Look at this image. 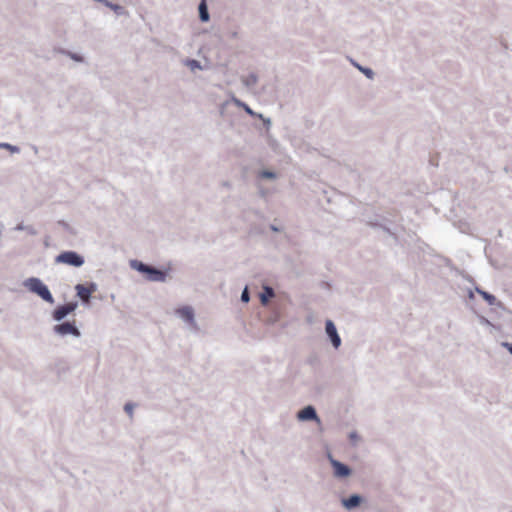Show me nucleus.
Wrapping results in <instances>:
<instances>
[{"label": "nucleus", "mask_w": 512, "mask_h": 512, "mask_svg": "<svg viewBox=\"0 0 512 512\" xmlns=\"http://www.w3.org/2000/svg\"><path fill=\"white\" fill-rule=\"evenodd\" d=\"M130 267L144 274L146 279L151 282H165L168 276L167 270H161L136 259L130 261Z\"/></svg>", "instance_id": "nucleus-1"}, {"label": "nucleus", "mask_w": 512, "mask_h": 512, "mask_svg": "<svg viewBox=\"0 0 512 512\" xmlns=\"http://www.w3.org/2000/svg\"><path fill=\"white\" fill-rule=\"evenodd\" d=\"M23 285L30 292L38 295L45 302L50 304L54 303V297L52 293L50 292L48 286L44 284L41 279L37 277H30L23 282Z\"/></svg>", "instance_id": "nucleus-2"}, {"label": "nucleus", "mask_w": 512, "mask_h": 512, "mask_svg": "<svg viewBox=\"0 0 512 512\" xmlns=\"http://www.w3.org/2000/svg\"><path fill=\"white\" fill-rule=\"evenodd\" d=\"M55 263L66 264L68 266L79 268L84 265V257L76 251H63L55 257Z\"/></svg>", "instance_id": "nucleus-3"}, {"label": "nucleus", "mask_w": 512, "mask_h": 512, "mask_svg": "<svg viewBox=\"0 0 512 512\" xmlns=\"http://www.w3.org/2000/svg\"><path fill=\"white\" fill-rule=\"evenodd\" d=\"M53 332L61 337L71 335L75 338L81 337V331L75 321H64L53 326Z\"/></svg>", "instance_id": "nucleus-4"}, {"label": "nucleus", "mask_w": 512, "mask_h": 512, "mask_svg": "<svg viewBox=\"0 0 512 512\" xmlns=\"http://www.w3.org/2000/svg\"><path fill=\"white\" fill-rule=\"evenodd\" d=\"M176 315L189 325V329L196 333L199 331V326L195 320L194 309L191 306H183L175 311Z\"/></svg>", "instance_id": "nucleus-5"}, {"label": "nucleus", "mask_w": 512, "mask_h": 512, "mask_svg": "<svg viewBox=\"0 0 512 512\" xmlns=\"http://www.w3.org/2000/svg\"><path fill=\"white\" fill-rule=\"evenodd\" d=\"M328 460L333 468V476L335 478L344 479L352 474V469L348 465L333 458L330 453H328Z\"/></svg>", "instance_id": "nucleus-6"}, {"label": "nucleus", "mask_w": 512, "mask_h": 512, "mask_svg": "<svg viewBox=\"0 0 512 512\" xmlns=\"http://www.w3.org/2000/svg\"><path fill=\"white\" fill-rule=\"evenodd\" d=\"M296 418L301 422L314 421L317 424H321V419L317 414L316 408L312 405H307L299 410Z\"/></svg>", "instance_id": "nucleus-7"}, {"label": "nucleus", "mask_w": 512, "mask_h": 512, "mask_svg": "<svg viewBox=\"0 0 512 512\" xmlns=\"http://www.w3.org/2000/svg\"><path fill=\"white\" fill-rule=\"evenodd\" d=\"M325 333H326L329 341L331 342L332 346L335 349H338L341 346L342 341L338 334L336 325L330 319L326 320V322H325Z\"/></svg>", "instance_id": "nucleus-8"}, {"label": "nucleus", "mask_w": 512, "mask_h": 512, "mask_svg": "<svg viewBox=\"0 0 512 512\" xmlns=\"http://www.w3.org/2000/svg\"><path fill=\"white\" fill-rule=\"evenodd\" d=\"M363 501L364 498L360 494H351L349 497L342 498L341 504L346 510L352 511L359 507Z\"/></svg>", "instance_id": "nucleus-9"}, {"label": "nucleus", "mask_w": 512, "mask_h": 512, "mask_svg": "<svg viewBox=\"0 0 512 512\" xmlns=\"http://www.w3.org/2000/svg\"><path fill=\"white\" fill-rule=\"evenodd\" d=\"M234 103L238 106V107H242L243 110L253 116V117H259L260 119L263 120L264 124L269 127L271 125V120L269 118H264V116L262 114H258L256 112H254L249 105H247L245 102L239 100V99H236L234 98Z\"/></svg>", "instance_id": "nucleus-10"}, {"label": "nucleus", "mask_w": 512, "mask_h": 512, "mask_svg": "<svg viewBox=\"0 0 512 512\" xmlns=\"http://www.w3.org/2000/svg\"><path fill=\"white\" fill-rule=\"evenodd\" d=\"M75 290L77 293V296L80 298L83 305H88L91 300V295L88 289H86L85 285L83 284H77L75 286Z\"/></svg>", "instance_id": "nucleus-11"}, {"label": "nucleus", "mask_w": 512, "mask_h": 512, "mask_svg": "<svg viewBox=\"0 0 512 512\" xmlns=\"http://www.w3.org/2000/svg\"><path fill=\"white\" fill-rule=\"evenodd\" d=\"M475 291L478 294H480L483 297V299L489 305H491V306H493V305L501 306V303L499 301H497L496 297L493 294H491V293H489L487 291L482 290L480 287H475Z\"/></svg>", "instance_id": "nucleus-12"}, {"label": "nucleus", "mask_w": 512, "mask_h": 512, "mask_svg": "<svg viewBox=\"0 0 512 512\" xmlns=\"http://www.w3.org/2000/svg\"><path fill=\"white\" fill-rule=\"evenodd\" d=\"M199 19L201 22H208L210 20V14L206 0H201L198 5Z\"/></svg>", "instance_id": "nucleus-13"}, {"label": "nucleus", "mask_w": 512, "mask_h": 512, "mask_svg": "<svg viewBox=\"0 0 512 512\" xmlns=\"http://www.w3.org/2000/svg\"><path fill=\"white\" fill-rule=\"evenodd\" d=\"M275 296L274 289L270 286L265 285L263 291L260 293V301L263 305H266L271 298Z\"/></svg>", "instance_id": "nucleus-14"}, {"label": "nucleus", "mask_w": 512, "mask_h": 512, "mask_svg": "<svg viewBox=\"0 0 512 512\" xmlns=\"http://www.w3.org/2000/svg\"><path fill=\"white\" fill-rule=\"evenodd\" d=\"M69 313L67 312L64 305L57 306L54 311L52 312V318L57 321L61 322L63 319H65Z\"/></svg>", "instance_id": "nucleus-15"}, {"label": "nucleus", "mask_w": 512, "mask_h": 512, "mask_svg": "<svg viewBox=\"0 0 512 512\" xmlns=\"http://www.w3.org/2000/svg\"><path fill=\"white\" fill-rule=\"evenodd\" d=\"M107 7L109 9H111L112 11H114V13L117 16H126V15H128L127 10L123 6H121L119 4H115V3L110 1L109 4H107Z\"/></svg>", "instance_id": "nucleus-16"}, {"label": "nucleus", "mask_w": 512, "mask_h": 512, "mask_svg": "<svg viewBox=\"0 0 512 512\" xmlns=\"http://www.w3.org/2000/svg\"><path fill=\"white\" fill-rule=\"evenodd\" d=\"M352 64L354 67H356L360 72H362L368 79L372 80L374 79L375 73L374 71L369 67H364L357 62L352 61Z\"/></svg>", "instance_id": "nucleus-17"}, {"label": "nucleus", "mask_w": 512, "mask_h": 512, "mask_svg": "<svg viewBox=\"0 0 512 512\" xmlns=\"http://www.w3.org/2000/svg\"><path fill=\"white\" fill-rule=\"evenodd\" d=\"M258 82V76L255 73H250L247 77L242 78V83L245 87L251 88Z\"/></svg>", "instance_id": "nucleus-18"}, {"label": "nucleus", "mask_w": 512, "mask_h": 512, "mask_svg": "<svg viewBox=\"0 0 512 512\" xmlns=\"http://www.w3.org/2000/svg\"><path fill=\"white\" fill-rule=\"evenodd\" d=\"M184 65L187 66L188 68H190L191 71H195V70H203V67L200 63V61L196 60V59H186L184 60Z\"/></svg>", "instance_id": "nucleus-19"}, {"label": "nucleus", "mask_w": 512, "mask_h": 512, "mask_svg": "<svg viewBox=\"0 0 512 512\" xmlns=\"http://www.w3.org/2000/svg\"><path fill=\"white\" fill-rule=\"evenodd\" d=\"M0 148L9 150L11 153H19L20 148L18 146L12 145L6 142H0Z\"/></svg>", "instance_id": "nucleus-20"}, {"label": "nucleus", "mask_w": 512, "mask_h": 512, "mask_svg": "<svg viewBox=\"0 0 512 512\" xmlns=\"http://www.w3.org/2000/svg\"><path fill=\"white\" fill-rule=\"evenodd\" d=\"M64 53L66 55H68L75 62H79V63L84 62V57L78 53H74V52H70V51H65Z\"/></svg>", "instance_id": "nucleus-21"}, {"label": "nucleus", "mask_w": 512, "mask_h": 512, "mask_svg": "<svg viewBox=\"0 0 512 512\" xmlns=\"http://www.w3.org/2000/svg\"><path fill=\"white\" fill-rule=\"evenodd\" d=\"M240 299L243 303H248L250 301V293L247 286L243 289Z\"/></svg>", "instance_id": "nucleus-22"}, {"label": "nucleus", "mask_w": 512, "mask_h": 512, "mask_svg": "<svg viewBox=\"0 0 512 512\" xmlns=\"http://www.w3.org/2000/svg\"><path fill=\"white\" fill-rule=\"evenodd\" d=\"M260 177L267 178V179H275L276 178V173L273 172V171H270V170H263L260 173Z\"/></svg>", "instance_id": "nucleus-23"}, {"label": "nucleus", "mask_w": 512, "mask_h": 512, "mask_svg": "<svg viewBox=\"0 0 512 512\" xmlns=\"http://www.w3.org/2000/svg\"><path fill=\"white\" fill-rule=\"evenodd\" d=\"M67 310V312L70 314L75 311V309L78 307L77 302H68L66 304H63Z\"/></svg>", "instance_id": "nucleus-24"}, {"label": "nucleus", "mask_w": 512, "mask_h": 512, "mask_svg": "<svg viewBox=\"0 0 512 512\" xmlns=\"http://www.w3.org/2000/svg\"><path fill=\"white\" fill-rule=\"evenodd\" d=\"M372 225L373 226H380L381 228H383V230L385 232H387L389 235H391L395 239V241H398V238H397L396 234L393 233L388 227L380 225V224H377V223H372Z\"/></svg>", "instance_id": "nucleus-25"}, {"label": "nucleus", "mask_w": 512, "mask_h": 512, "mask_svg": "<svg viewBox=\"0 0 512 512\" xmlns=\"http://www.w3.org/2000/svg\"><path fill=\"white\" fill-rule=\"evenodd\" d=\"M85 287H86V289H88L91 296H92V293H94L98 289V285L95 282H90Z\"/></svg>", "instance_id": "nucleus-26"}, {"label": "nucleus", "mask_w": 512, "mask_h": 512, "mask_svg": "<svg viewBox=\"0 0 512 512\" xmlns=\"http://www.w3.org/2000/svg\"><path fill=\"white\" fill-rule=\"evenodd\" d=\"M133 409H134V404L133 403H130V402L126 403L125 406H124L125 412L128 415H130V416H132V414H133Z\"/></svg>", "instance_id": "nucleus-27"}, {"label": "nucleus", "mask_w": 512, "mask_h": 512, "mask_svg": "<svg viewBox=\"0 0 512 512\" xmlns=\"http://www.w3.org/2000/svg\"><path fill=\"white\" fill-rule=\"evenodd\" d=\"M501 346L506 348L509 351V353L512 355V344L511 343H509V342H502Z\"/></svg>", "instance_id": "nucleus-28"}, {"label": "nucleus", "mask_w": 512, "mask_h": 512, "mask_svg": "<svg viewBox=\"0 0 512 512\" xmlns=\"http://www.w3.org/2000/svg\"><path fill=\"white\" fill-rule=\"evenodd\" d=\"M358 438H359V437H358L357 432L352 431V432H350V433H349V439H350L351 441L355 442V441H357V440H358Z\"/></svg>", "instance_id": "nucleus-29"}, {"label": "nucleus", "mask_w": 512, "mask_h": 512, "mask_svg": "<svg viewBox=\"0 0 512 512\" xmlns=\"http://www.w3.org/2000/svg\"><path fill=\"white\" fill-rule=\"evenodd\" d=\"M270 229H271L273 232H279V231H281V229H280L278 226L274 225V224H271V225H270Z\"/></svg>", "instance_id": "nucleus-30"}, {"label": "nucleus", "mask_w": 512, "mask_h": 512, "mask_svg": "<svg viewBox=\"0 0 512 512\" xmlns=\"http://www.w3.org/2000/svg\"><path fill=\"white\" fill-rule=\"evenodd\" d=\"M26 229L25 226L23 224H18L16 227H15V230H24Z\"/></svg>", "instance_id": "nucleus-31"}, {"label": "nucleus", "mask_w": 512, "mask_h": 512, "mask_svg": "<svg viewBox=\"0 0 512 512\" xmlns=\"http://www.w3.org/2000/svg\"><path fill=\"white\" fill-rule=\"evenodd\" d=\"M468 297H469L470 299H473V298H474V292H473L472 290H469V291H468Z\"/></svg>", "instance_id": "nucleus-32"}, {"label": "nucleus", "mask_w": 512, "mask_h": 512, "mask_svg": "<svg viewBox=\"0 0 512 512\" xmlns=\"http://www.w3.org/2000/svg\"><path fill=\"white\" fill-rule=\"evenodd\" d=\"M481 321L483 323L490 324V322L486 318H484V317L481 318Z\"/></svg>", "instance_id": "nucleus-33"}, {"label": "nucleus", "mask_w": 512, "mask_h": 512, "mask_svg": "<svg viewBox=\"0 0 512 512\" xmlns=\"http://www.w3.org/2000/svg\"><path fill=\"white\" fill-rule=\"evenodd\" d=\"M315 389H316V391H317L318 393H321V388H319V387H315Z\"/></svg>", "instance_id": "nucleus-34"}]
</instances>
